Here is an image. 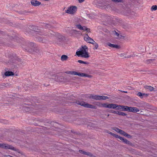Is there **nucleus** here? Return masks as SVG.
Segmentation results:
<instances>
[{"label": "nucleus", "instance_id": "nucleus-16", "mask_svg": "<svg viewBox=\"0 0 157 157\" xmlns=\"http://www.w3.org/2000/svg\"><path fill=\"white\" fill-rule=\"evenodd\" d=\"M4 75L6 76H13L14 75L13 72L11 71H6L4 73Z\"/></svg>", "mask_w": 157, "mask_h": 157}, {"label": "nucleus", "instance_id": "nucleus-22", "mask_svg": "<svg viewBox=\"0 0 157 157\" xmlns=\"http://www.w3.org/2000/svg\"><path fill=\"white\" fill-rule=\"evenodd\" d=\"M137 95L140 97V98H142L144 96H147L148 94H142L141 92H139L137 93Z\"/></svg>", "mask_w": 157, "mask_h": 157}, {"label": "nucleus", "instance_id": "nucleus-50", "mask_svg": "<svg viewBox=\"0 0 157 157\" xmlns=\"http://www.w3.org/2000/svg\"><path fill=\"white\" fill-rule=\"evenodd\" d=\"M78 2L80 3H81L83 2L85 0H78Z\"/></svg>", "mask_w": 157, "mask_h": 157}, {"label": "nucleus", "instance_id": "nucleus-11", "mask_svg": "<svg viewBox=\"0 0 157 157\" xmlns=\"http://www.w3.org/2000/svg\"><path fill=\"white\" fill-rule=\"evenodd\" d=\"M36 38L38 41L43 43H47L48 42V40L44 38L43 37L38 36Z\"/></svg>", "mask_w": 157, "mask_h": 157}, {"label": "nucleus", "instance_id": "nucleus-1", "mask_svg": "<svg viewBox=\"0 0 157 157\" xmlns=\"http://www.w3.org/2000/svg\"><path fill=\"white\" fill-rule=\"evenodd\" d=\"M0 147L6 149H9L16 151V154L14 155L17 157H19L21 155H23V154L20 152L19 150L13 146L9 145L7 144L0 143Z\"/></svg>", "mask_w": 157, "mask_h": 157}, {"label": "nucleus", "instance_id": "nucleus-35", "mask_svg": "<svg viewBox=\"0 0 157 157\" xmlns=\"http://www.w3.org/2000/svg\"><path fill=\"white\" fill-rule=\"evenodd\" d=\"M125 10L126 11V13L129 14H130L131 13L133 14V13H134V12L133 11L131 12L130 9H128L127 10L126 9Z\"/></svg>", "mask_w": 157, "mask_h": 157}, {"label": "nucleus", "instance_id": "nucleus-41", "mask_svg": "<svg viewBox=\"0 0 157 157\" xmlns=\"http://www.w3.org/2000/svg\"><path fill=\"white\" fill-rule=\"evenodd\" d=\"M57 79V80L56 81L57 82L61 83L62 82H64L65 80H66V79Z\"/></svg>", "mask_w": 157, "mask_h": 157}, {"label": "nucleus", "instance_id": "nucleus-47", "mask_svg": "<svg viewBox=\"0 0 157 157\" xmlns=\"http://www.w3.org/2000/svg\"><path fill=\"white\" fill-rule=\"evenodd\" d=\"M132 56H133L128 55L127 56H124V57L125 58H130L131 57H132Z\"/></svg>", "mask_w": 157, "mask_h": 157}, {"label": "nucleus", "instance_id": "nucleus-6", "mask_svg": "<svg viewBox=\"0 0 157 157\" xmlns=\"http://www.w3.org/2000/svg\"><path fill=\"white\" fill-rule=\"evenodd\" d=\"M89 98H90L94 99L96 100H105L109 98L107 96L93 95L92 94L90 95L89 96Z\"/></svg>", "mask_w": 157, "mask_h": 157}, {"label": "nucleus", "instance_id": "nucleus-48", "mask_svg": "<svg viewBox=\"0 0 157 157\" xmlns=\"http://www.w3.org/2000/svg\"><path fill=\"white\" fill-rule=\"evenodd\" d=\"M117 112L118 111H113L112 113H113L117 114Z\"/></svg>", "mask_w": 157, "mask_h": 157}, {"label": "nucleus", "instance_id": "nucleus-10", "mask_svg": "<svg viewBox=\"0 0 157 157\" xmlns=\"http://www.w3.org/2000/svg\"><path fill=\"white\" fill-rule=\"evenodd\" d=\"M75 75H77L79 76L83 77H87L88 78H91L92 77V75L82 72H78L76 71H75Z\"/></svg>", "mask_w": 157, "mask_h": 157}, {"label": "nucleus", "instance_id": "nucleus-44", "mask_svg": "<svg viewBox=\"0 0 157 157\" xmlns=\"http://www.w3.org/2000/svg\"><path fill=\"white\" fill-rule=\"evenodd\" d=\"M116 138H118L120 140H121V141L122 140H123V139L124 138H123L121 136H118V135H117V137Z\"/></svg>", "mask_w": 157, "mask_h": 157}, {"label": "nucleus", "instance_id": "nucleus-25", "mask_svg": "<svg viewBox=\"0 0 157 157\" xmlns=\"http://www.w3.org/2000/svg\"><path fill=\"white\" fill-rule=\"evenodd\" d=\"M132 107L125 106V111L132 112Z\"/></svg>", "mask_w": 157, "mask_h": 157}, {"label": "nucleus", "instance_id": "nucleus-18", "mask_svg": "<svg viewBox=\"0 0 157 157\" xmlns=\"http://www.w3.org/2000/svg\"><path fill=\"white\" fill-rule=\"evenodd\" d=\"M28 48H26L25 49L26 50V49H28L33 48V47H34L35 46H36L35 44L33 42L28 43Z\"/></svg>", "mask_w": 157, "mask_h": 157}, {"label": "nucleus", "instance_id": "nucleus-46", "mask_svg": "<svg viewBox=\"0 0 157 157\" xmlns=\"http://www.w3.org/2000/svg\"><path fill=\"white\" fill-rule=\"evenodd\" d=\"M111 135L112 136L115 137L116 138L117 136V135L116 134H114V133H113L112 132V133L111 134Z\"/></svg>", "mask_w": 157, "mask_h": 157}, {"label": "nucleus", "instance_id": "nucleus-26", "mask_svg": "<svg viewBox=\"0 0 157 157\" xmlns=\"http://www.w3.org/2000/svg\"><path fill=\"white\" fill-rule=\"evenodd\" d=\"M139 110L135 107H132V112L136 113L139 111Z\"/></svg>", "mask_w": 157, "mask_h": 157}, {"label": "nucleus", "instance_id": "nucleus-43", "mask_svg": "<svg viewBox=\"0 0 157 157\" xmlns=\"http://www.w3.org/2000/svg\"><path fill=\"white\" fill-rule=\"evenodd\" d=\"M154 59H149L147 60V63H150L151 61H153L154 60Z\"/></svg>", "mask_w": 157, "mask_h": 157}, {"label": "nucleus", "instance_id": "nucleus-20", "mask_svg": "<svg viewBox=\"0 0 157 157\" xmlns=\"http://www.w3.org/2000/svg\"><path fill=\"white\" fill-rule=\"evenodd\" d=\"M117 107V105L114 104H109V109H116Z\"/></svg>", "mask_w": 157, "mask_h": 157}, {"label": "nucleus", "instance_id": "nucleus-27", "mask_svg": "<svg viewBox=\"0 0 157 157\" xmlns=\"http://www.w3.org/2000/svg\"><path fill=\"white\" fill-rule=\"evenodd\" d=\"M92 44L94 46V47L93 48L94 49H97L98 48V44L95 41Z\"/></svg>", "mask_w": 157, "mask_h": 157}, {"label": "nucleus", "instance_id": "nucleus-24", "mask_svg": "<svg viewBox=\"0 0 157 157\" xmlns=\"http://www.w3.org/2000/svg\"><path fill=\"white\" fill-rule=\"evenodd\" d=\"M122 141H123V142H124L125 144H131L132 143L130 142L127 139L123 138V140H122Z\"/></svg>", "mask_w": 157, "mask_h": 157}, {"label": "nucleus", "instance_id": "nucleus-8", "mask_svg": "<svg viewBox=\"0 0 157 157\" xmlns=\"http://www.w3.org/2000/svg\"><path fill=\"white\" fill-rule=\"evenodd\" d=\"M77 103L86 108H90L91 109H96V107L93 105L87 103L83 101H78Z\"/></svg>", "mask_w": 157, "mask_h": 157}, {"label": "nucleus", "instance_id": "nucleus-28", "mask_svg": "<svg viewBox=\"0 0 157 157\" xmlns=\"http://www.w3.org/2000/svg\"><path fill=\"white\" fill-rule=\"evenodd\" d=\"M79 151L80 153H82L86 155H90V153L84 151L82 150H79Z\"/></svg>", "mask_w": 157, "mask_h": 157}, {"label": "nucleus", "instance_id": "nucleus-45", "mask_svg": "<svg viewBox=\"0 0 157 157\" xmlns=\"http://www.w3.org/2000/svg\"><path fill=\"white\" fill-rule=\"evenodd\" d=\"M31 12L28 11L27 10H25L24 11H23V12L21 13V14H24L25 13H31Z\"/></svg>", "mask_w": 157, "mask_h": 157}, {"label": "nucleus", "instance_id": "nucleus-34", "mask_svg": "<svg viewBox=\"0 0 157 157\" xmlns=\"http://www.w3.org/2000/svg\"><path fill=\"white\" fill-rule=\"evenodd\" d=\"M75 26H77L78 29L82 30H83V26H82L80 24L76 25Z\"/></svg>", "mask_w": 157, "mask_h": 157}, {"label": "nucleus", "instance_id": "nucleus-19", "mask_svg": "<svg viewBox=\"0 0 157 157\" xmlns=\"http://www.w3.org/2000/svg\"><path fill=\"white\" fill-rule=\"evenodd\" d=\"M80 56L85 58H88L90 57L87 51L81 54Z\"/></svg>", "mask_w": 157, "mask_h": 157}, {"label": "nucleus", "instance_id": "nucleus-5", "mask_svg": "<svg viewBox=\"0 0 157 157\" xmlns=\"http://www.w3.org/2000/svg\"><path fill=\"white\" fill-rule=\"evenodd\" d=\"M112 129L117 132V133H118L121 135L127 137L129 138H132V136H131L130 135L128 134L127 133L125 132L124 131H123V130L120 129L118 128H117V127H113L112 128Z\"/></svg>", "mask_w": 157, "mask_h": 157}, {"label": "nucleus", "instance_id": "nucleus-23", "mask_svg": "<svg viewBox=\"0 0 157 157\" xmlns=\"http://www.w3.org/2000/svg\"><path fill=\"white\" fill-rule=\"evenodd\" d=\"M145 89L148 90H149L151 91H153L154 89V88L151 86H145Z\"/></svg>", "mask_w": 157, "mask_h": 157}, {"label": "nucleus", "instance_id": "nucleus-54", "mask_svg": "<svg viewBox=\"0 0 157 157\" xmlns=\"http://www.w3.org/2000/svg\"><path fill=\"white\" fill-rule=\"evenodd\" d=\"M3 78H4V76H3Z\"/></svg>", "mask_w": 157, "mask_h": 157}, {"label": "nucleus", "instance_id": "nucleus-30", "mask_svg": "<svg viewBox=\"0 0 157 157\" xmlns=\"http://www.w3.org/2000/svg\"><path fill=\"white\" fill-rule=\"evenodd\" d=\"M75 71H67L65 72V73L68 74H71L72 75H75Z\"/></svg>", "mask_w": 157, "mask_h": 157}, {"label": "nucleus", "instance_id": "nucleus-42", "mask_svg": "<svg viewBox=\"0 0 157 157\" xmlns=\"http://www.w3.org/2000/svg\"><path fill=\"white\" fill-rule=\"evenodd\" d=\"M115 33V34H116L117 36H118V38L121 39V37H122V35H120L121 37H120L119 36V34L116 31H114ZM123 37H124V36H122Z\"/></svg>", "mask_w": 157, "mask_h": 157}, {"label": "nucleus", "instance_id": "nucleus-21", "mask_svg": "<svg viewBox=\"0 0 157 157\" xmlns=\"http://www.w3.org/2000/svg\"><path fill=\"white\" fill-rule=\"evenodd\" d=\"M68 58V56L66 55H63L61 57V59L62 61H66Z\"/></svg>", "mask_w": 157, "mask_h": 157}, {"label": "nucleus", "instance_id": "nucleus-53", "mask_svg": "<svg viewBox=\"0 0 157 157\" xmlns=\"http://www.w3.org/2000/svg\"><path fill=\"white\" fill-rule=\"evenodd\" d=\"M124 93H127V92H126V91H124Z\"/></svg>", "mask_w": 157, "mask_h": 157}, {"label": "nucleus", "instance_id": "nucleus-9", "mask_svg": "<svg viewBox=\"0 0 157 157\" xmlns=\"http://www.w3.org/2000/svg\"><path fill=\"white\" fill-rule=\"evenodd\" d=\"M82 48L79 51H77L76 52V54L78 56H80L83 53L87 52L88 48L86 45L82 46Z\"/></svg>", "mask_w": 157, "mask_h": 157}, {"label": "nucleus", "instance_id": "nucleus-29", "mask_svg": "<svg viewBox=\"0 0 157 157\" xmlns=\"http://www.w3.org/2000/svg\"><path fill=\"white\" fill-rule=\"evenodd\" d=\"M82 30L86 31V32L88 33H90V29L87 28L86 26H83V30Z\"/></svg>", "mask_w": 157, "mask_h": 157}, {"label": "nucleus", "instance_id": "nucleus-39", "mask_svg": "<svg viewBox=\"0 0 157 157\" xmlns=\"http://www.w3.org/2000/svg\"><path fill=\"white\" fill-rule=\"evenodd\" d=\"M96 105L100 107H102L103 103L99 102H98L96 103Z\"/></svg>", "mask_w": 157, "mask_h": 157}, {"label": "nucleus", "instance_id": "nucleus-14", "mask_svg": "<svg viewBox=\"0 0 157 157\" xmlns=\"http://www.w3.org/2000/svg\"><path fill=\"white\" fill-rule=\"evenodd\" d=\"M26 50L29 52L32 53L33 52H35L36 53H38L39 52L38 49L35 46L32 49H26Z\"/></svg>", "mask_w": 157, "mask_h": 157}, {"label": "nucleus", "instance_id": "nucleus-33", "mask_svg": "<svg viewBox=\"0 0 157 157\" xmlns=\"http://www.w3.org/2000/svg\"><path fill=\"white\" fill-rule=\"evenodd\" d=\"M78 62L79 63H82V64H88L89 63L88 62H85V61H83L82 60H78Z\"/></svg>", "mask_w": 157, "mask_h": 157}, {"label": "nucleus", "instance_id": "nucleus-2", "mask_svg": "<svg viewBox=\"0 0 157 157\" xmlns=\"http://www.w3.org/2000/svg\"><path fill=\"white\" fill-rule=\"evenodd\" d=\"M0 33L2 35H4V36L0 39V44L3 46H10L9 39L11 38L12 36L8 35H6L4 32L0 30Z\"/></svg>", "mask_w": 157, "mask_h": 157}, {"label": "nucleus", "instance_id": "nucleus-32", "mask_svg": "<svg viewBox=\"0 0 157 157\" xmlns=\"http://www.w3.org/2000/svg\"><path fill=\"white\" fill-rule=\"evenodd\" d=\"M119 115L122 116H125L127 114L123 112L118 111L117 112V114Z\"/></svg>", "mask_w": 157, "mask_h": 157}, {"label": "nucleus", "instance_id": "nucleus-12", "mask_svg": "<svg viewBox=\"0 0 157 157\" xmlns=\"http://www.w3.org/2000/svg\"><path fill=\"white\" fill-rule=\"evenodd\" d=\"M31 3L33 6H37L41 4V2L36 0H32L31 1Z\"/></svg>", "mask_w": 157, "mask_h": 157}, {"label": "nucleus", "instance_id": "nucleus-7", "mask_svg": "<svg viewBox=\"0 0 157 157\" xmlns=\"http://www.w3.org/2000/svg\"><path fill=\"white\" fill-rule=\"evenodd\" d=\"M77 8L76 6H72L68 8L67 10H65V12L71 14H74L77 11Z\"/></svg>", "mask_w": 157, "mask_h": 157}, {"label": "nucleus", "instance_id": "nucleus-49", "mask_svg": "<svg viewBox=\"0 0 157 157\" xmlns=\"http://www.w3.org/2000/svg\"><path fill=\"white\" fill-rule=\"evenodd\" d=\"M105 132H107V133H108L111 135L112 133V132H111L109 131H108V130H106V131H105Z\"/></svg>", "mask_w": 157, "mask_h": 157}, {"label": "nucleus", "instance_id": "nucleus-4", "mask_svg": "<svg viewBox=\"0 0 157 157\" xmlns=\"http://www.w3.org/2000/svg\"><path fill=\"white\" fill-rule=\"evenodd\" d=\"M29 29L33 31H34L36 34H39L41 36H49V34H52L50 31H49L47 33H42L41 32H38L36 30L38 29V27L34 25H30L29 27Z\"/></svg>", "mask_w": 157, "mask_h": 157}, {"label": "nucleus", "instance_id": "nucleus-31", "mask_svg": "<svg viewBox=\"0 0 157 157\" xmlns=\"http://www.w3.org/2000/svg\"><path fill=\"white\" fill-rule=\"evenodd\" d=\"M109 103H103L102 107L105 108H109Z\"/></svg>", "mask_w": 157, "mask_h": 157}, {"label": "nucleus", "instance_id": "nucleus-17", "mask_svg": "<svg viewBox=\"0 0 157 157\" xmlns=\"http://www.w3.org/2000/svg\"><path fill=\"white\" fill-rule=\"evenodd\" d=\"M108 45L110 47L113 48H116L117 49H119L120 48V46L117 44H112L110 43H108Z\"/></svg>", "mask_w": 157, "mask_h": 157}, {"label": "nucleus", "instance_id": "nucleus-3", "mask_svg": "<svg viewBox=\"0 0 157 157\" xmlns=\"http://www.w3.org/2000/svg\"><path fill=\"white\" fill-rule=\"evenodd\" d=\"M10 59L8 62L7 63H15L20 66L24 65L25 64V62L23 61V60L19 58H14L13 57L12 58L10 56Z\"/></svg>", "mask_w": 157, "mask_h": 157}, {"label": "nucleus", "instance_id": "nucleus-52", "mask_svg": "<svg viewBox=\"0 0 157 157\" xmlns=\"http://www.w3.org/2000/svg\"><path fill=\"white\" fill-rule=\"evenodd\" d=\"M125 55V54L124 53H121V54H120V56H124V55Z\"/></svg>", "mask_w": 157, "mask_h": 157}, {"label": "nucleus", "instance_id": "nucleus-37", "mask_svg": "<svg viewBox=\"0 0 157 157\" xmlns=\"http://www.w3.org/2000/svg\"><path fill=\"white\" fill-rule=\"evenodd\" d=\"M44 25H43L46 28H51V25L48 24H44Z\"/></svg>", "mask_w": 157, "mask_h": 157}, {"label": "nucleus", "instance_id": "nucleus-40", "mask_svg": "<svg viewBox=\"0 0 157 157\" xmlns=\"http://www.w3.org/2000/svg\"><path fill=\"white\" fill-rule=\"evenodd\" d=\"M111 1L115 2H123V0H111Z\"/></svg>", "mask_w": 157, "mask_h": 157}, {"label": "nucleus", "instance_id": "nucleus-51", "mask_svg": "<svg viewBox=\"0 0 157 157\" xmlns=\"http://www.w3.org/2000/svg\"><path fill=\"white\" fill-rule=\"evenodd\" d=\"M4 157H13L12 156L10 155H5Z\"/></svg>", "mask_w": 157, "mask_h": 157}, {"label": "nucleus", "instance_id": "nucleus-15", "mask_svg": "<svg viewBox=\"0 0 157 157\" xmlns=\"http://www.w3.org/2000/svg\"><path fill=\"white\" fill-rule=\"evenodd\" d=\"M125 106L124 105H118L116 109L120 111H125Z\"/></svg>", "mask_w": 157, "mask_h": 157}, {"label": "nucleus", "instance_id": "nucleus-38", "mask_svg": "<svg viewBox=\"0 0 157 157\" xmlns=\"http://www.w3.org/2000/svg\"><path fill=\"white\" fill-rule=\"evenodd\" d=\"M78 31L75 30H72L70 31V33L72 34H77L78 33Z\"/></svg>", "mask_w": 157, "mask_h": 157}, {"label": "nucleus", "instance_id": "nucleus-36", "mask_svg": "<svg viewBox=\"0 0 157 157\" xmlns=\"http://www.w3.org/2000/svg\"><path fill=\"white\" fill-rule=\"evenodd\" d=\"M157 10V6L156 5H153L151 7V10L152 11L156 10Z\"/></svg>", "mask_w": 157, "mask_h": 157}, {"label": "nucleus", "instance_id": "nucleus-13", "mask_svg": "<svg viewBox=\"0 0 157 157\" xmlns=\"http://www.w3.org/2000/svg\"><path fill=\"white\" fill-rule=\"evenodd\" d=\"M86 36H87L84 37V40L87 42L92 44L94 41L92 39L89 37L87 34H86Z\"/></svg>", "mask_w": 157, "mask_h": 157}]
</instances>
